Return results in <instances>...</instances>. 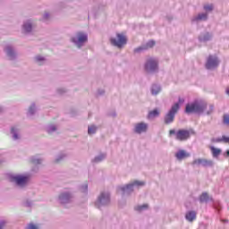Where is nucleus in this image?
<instances>
[{
  "mask_svg": "<svg viewBox=\"0 0 229 229\" xmlns=\"http://www.w3.org/2000/svg\"><path fill=\"white\" fill-rule=\"evenodd\" d=\"M214 110V106H209V111H207V114H212Z\"/></svg>",
  "mask_w": 229,
  "mask_h": 229,
  "instance_id": "473e14b6",
  "label": "nucleus"
},
{
  "mask_svg": "<svg viewBox=\"0 0 229 229\" xmlns=\"http://www.w3.org/2000/svg\"><path fill=\"white\" fill-rule=\"evenodd\" d=\"M110 203V194L108 193H101L98 200L96 203V207L100 208L103 205H108Z\"/></svg>",
  "mask_w": 229,
  "mask_h": 229,
  "instance_id": "423d86ee",
  "label": "nucleus"
},
{
  "mask_svg": "<svg viewBox=\"0 0 229 229\" xmlns=\"http://www.w3.org/2000/svg\"><path fill=\"white\" fill-rule=\"evenodd\" d=\"M158 69V61L157 59L148 58L145 64L146 72H154Z\"/></svg>",
  "mask_w": 229,
  "mask_h": 229,
  "instance_id": "20e7f679",
  "label": "nucleus"
},
{
  "mask_svg": "<svg viewBox=\"0 0 229 229\" xmlns=\"http://www.w3.org/2000/svg\"><path fill=\"white\" fill-rule=\"evenodd\" d=\"M155 46V41L151 40L147 43L145 47H140L134 50L135 53H139L140 51H144V49H149V47H153Z\"/></svg>",
  "mask_w": 229,
  "mask_h": 229,
  "instance_id": "ddd939ff",
  "label": "nucleus"
},
{
  "mask_svg": "<svg viewBox=\"0 0 229 229\" xmlns=\"http://www.w3.org/2000/svg\"><path fill=\"white\" fill-rule=\"evenodd\" d=\"M158 115H160V112H158L157 109H154L148 113V119H153V117H158Z\"/></svg>",
  "mask_w": 229,
  "mask_h": 229,
  "instance_id": "2eb2a0df",
  "label": "nucleus"
},
{
  "mask_svg": "<svg viewBox=\"0 0 229 229\" xmlns=\"http://www.w3.org/2000/svg\"><path fill=\"white\" fill-rule=\"evenodd\" d=\"M185 217L187 221H190L191 223H192V221L196 219V213L194 211H190L186 214Z\"/></svg>",
  "mask_w": 229,
  "mask_h": 229,
  "instance_id": "4468645a",
  "label": "nucleus"
},
{
  "mask_svg": "<svg viewBox=\"0 0 229 229\" xmlns=\"http://www.w3.org/2000/svg\"><path fill=\"white\" fill-rule=\"evenodd\" d=\"M204 10H206V12H212V10H214V7L212 5H205Z\"/></svg>",
  "mask_w": 229,
  "mask_h": 229,
  "instance_id": "a878e982",
  "label": "nucleus"
},
{
  "mask_svg": "<svg viewBox=\"0 0 229 229\" xmlns=\"http://www.w3.org/2000/svg\"><path fill=\"white\" fill-rule=\"evenodd\" d=\"M193 164H207V160L204 159H197L193 162Z\"/></svg>",
  "mask_w": 229,
  "mask_h": 229,
  "instance_id": "393cba45",
  "label": "nucleus"
},
{
  "mask_svg": "<svg viewBox=\"0 0 229 229\" xmlns=\"http://www.w3.org/2000/svg\"><path fill=\"white\" fill-rule=\"evenodd\" d=\"M38 227L33 224H30L28 229H38Z\"/></svg>",
  "mask_w": 229,
  "mask_h": 229,
  "instance_id": "7c9ffc66",
  "label": "nucleus"
},
{
  "mask_svg": "<svg viewBox=\"0 0 229 229\" xmlns=\"http://www.w3.org/2000/svg\"><path fill=\"white\" fill-rule=\"evenodd\" d=\"M28 180H30L29 176L24 175H17L11 177L12 182H15L20 187L26 185L28 183Z\"/></svg>",
  "mask_w": 229,
  "mask_h": 229,
  "instance_id": "6e6552de",
  "label": "nucleus"
},
{
  "mask_svg": "<svg viewBox=\"0 0 229 229\" xmlns=\"http://www.w3.org/2000/svg\"><path fill=\"white\" fill-rule=\"evenodd\" d=\"M3 225H4V222L0 223V228H3Z\"/></svg>",
  "mask_w": 229,
  "mask_h": 229,
  "instance_id": "4c0bfd02",
  "label": "nucleus"
},
{
  "mask_svg": "<svg viewBox=\"0 0 229 229\" xmlns=\"http://www.w3.org/2000/svg\"><path fill=\"white\" fill-rule=\"evenodd\" d=\"M116 37L117 39L111 38V44L113 46H115L116 47H123V46H126V42H128L126 36L123 34H117Z\"/></svg>",
  "mask_w": 229,
  "mask_h": 229,
  "instance_id": "39448f33",
  "label": "nucleus"
},
{
  "mask_svg": "<svg viewBox=\"0 0 229 229\" xmlns=\"http://www.w3.org/2000/svg\"><path fill=\"white\" fill-rule=\"evenodd\" d=\"M23 30H24V31H26V33H30V31H31V25H30V23H25L23 25Z\"/></svg>",
  "mask_w": 229,
  "mask_h": 229,
  "instance_id": "5701e85b",
  "label": "nucleus"
},
{
  "mask_svg": "<svg viewBox=\"0 0 229 229\" xmlns=\"http://www.w3.org/2000/svg\"><path fill=\"white\" fill-rule=\"evenodd\" d=\"M88 187H89V186L86 184V185L84 186V189L87 191Z\"/></svg>",
  "mask_w": 229,
  "mask_h": 229,
  "instance_id": "58836bf2",
  "label": "nucleus"
},
{
  "mask_svg": "<svg viewBox=\"0 0 229 229\" xmlns=\"http://www.w3.org/2000/svg\"><path fill=\"white\" fill-rule=\"evenodd\" d=\"M189 157H191V154L184 149H180L175 153V157L177 160H183L185 158H189Z\"/></svg>",
  "mask_w": 229,
  "mask_h": 229,
  "instance_id": "9b49d317",
  "label": "nucleus"
},
{
  "mask_svg": "<svg viewBox=\"0 0 229 229\" xmlns=\"http://www.w3.org/2000/svg\"><path fill=\"white\" fill-rule=\"evenodd\" d=\"M71 198V194L64 193L60 196L61 203H65V199H69Z\"/></svg>",
  "mask_w": 229,
  "mask_h": 229,
  "instance_id": "aec40b11",
  "label": "nucleus"
},
{
  "mask_svg": "<svg viewBox=\"0 0 229 229\" xmlns=\"http://www.w3.org/2000/svg\"><path fill=\"white\" fill-rule=\"evenodd\" d=\"M185 102V99L183 98H179V103L182 104V103H184Z\"/></svg>",
  "mask_w": 229,
  "mask_h": 229,
  "instance_id": "c9c22d12",
  "label": "nucleus"
},
{
  "mask_svg": "<svg viewBox=\"0 0 229 229\" xmlns=\"http://www.w3.org/2000/svg\"><path fill=\"white\" fill-rule=\"evenodd\" d=\"M196 21H207V13L199 14Z\"/></svg>",
  "mask_w": 229,
  "mask_h": 229,
  "instance_id": "4be33fe9",
  "label": "nucleus"
},
{
  "mask_svg": "<svg viewBox=\"0 0 229 229\" xmlns=\"http://www.w3.org/2000/svg\"><path fill=\"white\" fill-rule=\"evenodd\" d=\"M224 124L229 125V114H224Z\"/></svg>",
  "mask_w": 229,
  "mask_h": 229,
  "instance_id": "b1692460",
  "label": "nucleus"
},
{
  "mask_svg": "<svg viewBox=\"0 0 229 229\" xmlns=\"http://www.w3.org/2000/svg\"><path fill=\"white\" fill-rule=\"evenodd\" d=\"M37 62H42L44 60V57L38 55L36 57Z\"/></svg>",
  "mask_w": 229,
  "mask_h": 229,
  "instance_id": "2f4dec72",
  "label": "nucleus"
},
{
  "mask_svg": "<svg viewBox=\"0 0 229 229\" xmlns=\"http://www.w3.org/2000/svg\"><path fill=\"white\" fill-rule=\"evenodd\" d=\"M178 110H180V104L175 103L168 112V114L165 116V124H170V123H173L174 121V115L178 113Z\"/></svg>",
  "mask_w": 229,
  "mask_h": 229,
  "instance_id": "7ed1b4c3",
  "label": "nucleus"
},
{
  "mask_svg": "<svg viewBox=\"0 0 229 229\" xmlns=\"http://www.w3.org/2000/svg\"><path fill=\"white\" fill-rule=\"evenodd\" d=\"M32 164H40L41 163V161H40V159H32Z\"/></svg>",
  "mask_w": 229,
  "mask_h": 229,
  "instance_id": "72a5a7b5",
  "label": "nucleus"
},
{
  "mask_svg": "<svg viewBox=\"0 0 229 229\" xmlns=\"http://www.w3.org/2000/svg\"><path fill=\"white\" fill-rule=\"evenodd\" d=\"M135 133H144L148 131V125L144 123H139L135 124L134 127Z\"/></svg>",
  "mask_w": 229,
  "mask_h": 229,
  "instance_id": "9d476101",
  "label": "nucleus"
},
{
  "mask_svg": "<svg viewBox=\"0 0 229 229\" xmlns=\"http://www.w3.org/2000/svg\"><path fill=\"white\" fill-rule=\"evenodd\" d=\"M169 135H175L176 140H180L183 142L185 140H189L191 139V131L185 129H180L177 131L174 130L169 131Z\"/></svg>",
  "mask_w": 229,
  "mask_h": 229,
  "instance_id": "f03ea898",
  "label": "nucleus"
},
{
  "mask_svg": "<svg viewBox=\"0 0 229 229\" xmlns=\"http://www.w3.org/2000/svg\"><path fill=\"white\" fill-rule=\"evenodd\" d=\"M29 113H30L31 114L35 113V106H31L29 108Z\"/></svg>",
  "mask_w": 229,
  "mask_h": 229,
  "instance_id": "c85d7f7f",
  "label": "nucleus"
},
{
  "mask_svg": "<svg viewBox=\"0 0 229 229\" xmlns=\"http://www.w3.org/2000/svg\"><path fill=\"white\" fill-rule=\"evenodd\" d=\"M144 208H148V204H144L142 206L137 207L136 210H144Z\"/></svg>",
  "mask_w": 229,
  "mask_h": 229,
  "instance_id": "bb28decb",
  "label": "nucleus"
},
{
  "mask_svg": "<svg viewBox=\"0 0 229 229\" xmlns=\"http://www.w3.org/2000/svg\"><path fill=\"white\" fill-rule=\"evenodd\" d=\"M159 92H160V87L157 85L152 86L151 93L153 94V96H157V94H158Z\"/></svg>",
  "mask_w": 229,
  "mask_h": 229,
  "instance_id": "6ab92c4d",
  "label": "nucleus"
},
{
  "mask_svg": "<svg viewBox=\"0 0 229 229\" xmlns=\"http://www.w3.org/2000/svg\"><path fill=\"white\" fill-rule=\"evenodd\" d=\"M207 109V103L203 102H193L187 104L185 107L186 114H201Z\"/></svg>",
  "mask_w": 229,
  "mask_h": 229,
  "instance_id": "f257e3e1",
  "label": "nucleus"
},
{
  "mask_svg": "<svg viewBox=\"0 0 229 229\" xmlns=\"http://www.w3.org/2000/svg\"><path fill=\"white\" fill-rule=\"evenodd\" d=\"M96 130H98V129L96 128V126H94V125L89 126V127L88 128V133H89V135H92V134L96 133Z\"/></svg>",
  "mask_w": 229,
  "mask_h": 229,
  "instance_id": "412c9836",
  "label": "nucleus"
},
{
  "mask_svg": "<svg viewBox=\"0 0 229 229\" xmlns=\"http://www.w3.org/2000/svg\"><path fill=\"white\" fill-rule=\"evenodd\" d=\"M56 131V127L52 126V131Z\"/></svg>",
  "mask_w": 229,
  "mask_h": 229,
  "instance_id": "e433bc0d",
  "label": "nucleus"
},
{
  "mask_svg": "<svg viewBox=\"0 0 229 229\" xmlns=\"http://www.w3.org/2000/svg\"><path fill=\"white\" fill-rule=\"evenodd\" d=\"M11 131H12V133H13V138L14 139H19V136H17V133H15V129L14 128H12Z\"/></svg>",
  "mask_w": 229,
  "mask_h": 229,
  "instance_id": "c756f323",
  "label": "nucleus"
},
{
  "mask_svg": "<svg viewBox=\"0 0 229 229\" xmlns=\"http://www.w3.org/2000/svg\"><path fill=\"white\" fill-rule=\"evenodd\" d=\"M7 55H12V48L7 47Z\"/></svg>",
  "mask_w": 229,
  "mask_h": 229,
  "instance_id": "f704fd0d",
  "label": "nucleus"
},
{
  "mask_svg": "<svg viewBox=\"0 0 229 229\" xmlns=\"http://www.w3.org/2000/svg\"><path fill=\"white\" fill-rule=\"evenodd\" d=\"M77 38L78 41L74 38H72V41L75 44H84V42H87V40H89V37L87 36V34L82 32H79L77 34Z\"/></svg>",
  "mask_w": 229,
  "mask_h": 229,
  "instance_id": "1a4fd4ad",
  "label": "nucleus"
},
{
  "mask_svg": "<svg viewBox=\"0 0 229 229\" xmlns=\"http://www.w3.org/2000/svg\"><path fill=\"white\" fill-rule=\"evenodd\" d=\"M135 185L142 186L144 185V182L135 181L132 184H128L126 187L121 188V191H123V192H126V191H133V187H135Z\"/></svg>",
  "mask_w": 229,
  "mask_h": 229,
  "instance_id": "f8f14e48",
  "label": "nucleus"
},
{
  "mask_svg": "<svg viewBox=\"0 0 229 229\" xmlns=\"http://www.w3.org/2000/svg\"><path fill=\"white\" fill-rule=\"evenodd\" d=\"M219 65V60L214 55H209L206 63V69H216Z\"/></svg>",
  "mask_w": 229,
  "mask_h": 229,
  "instance_id": "0eeeda50",
  "label": "nucleus"
},
{
  "mask_svg": "<svg viewBox=\"0 0 229 229\" xmlns=\"http://www.w3.org/2000/svg\"><path fill=\"white\" fill-rule=\"evenodd\" d=\"M105 158V156H100L95 158V162H101Z\"/></svg>",
  "mask_w": 229,
  "mask_h": 229,
  "instance_id": "cd10ccee",
  "label": "nucleus"
},
{
  "mask_svg": "<svg viewBox=\"0 0 229 229\" xmlns=\"http://www.w3.org/2000/svg\"><path fill=\"white\" fill-rule=\"evenodd\" d=\"M47 17H48V14H45V19H47Z\"/></svg>",
  "mask_w": 229,
  "mask_h": 229,
  "instance_id": "ea45409f",
  "label": "nucleus"
},
{
  "mask_svg": "<svg viewBox=\"0 0 229 229\" xmlns=\"http://www.w3.org/2000/svg\"><path fill=\"white\" fill-rule=\"evenodd\" d=\"M215 142H225V144H229V137L222 136V138L215 140Z\"/></svg>",
  "mask_w": 229,
  "mask_h": 229,
  "instance_id": "f3484780",
  "label": "nucleus"
},
{
  "mask_svg": "<svg viewBox=\"0 0 229 229\" xmlns=\"http://www.w3.org/2000/svg\"><path fill=\"white\" fill-rule=\"evenodd\" d=\"M199 199H200L201 203H205V202L208 201V199H209L208 193H202Z\"/></svg>",
  "mask_w": 229,
  "mask_h": 229,
  "instance_id": "a211bd4d",
  "label": "nucleus"
},
{
  "mask_svg": "<svg viewBox=\"0 0 229 229\" xmlns=\"http://www.w3.org/2000/svg\"><path fill=\"white\" fill-rule=\"evenodd\" d=\"M213 157H217L221 155V148H216L215 147H210Z\"/></svg>",
  "mask_w": 229,
  "mask_h": 229,
  "instance_id": "dca6fc26",
  "label": "nucleus"
}]
</instances>
